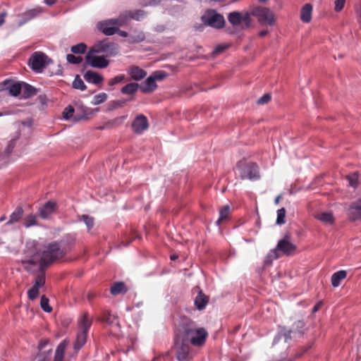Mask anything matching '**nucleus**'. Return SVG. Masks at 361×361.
<instances>
[{
	"instance_id": "nucleus-1",
	"label": "nucleus",
	"mask_w": 361,
	"mask_h": 361,
	"mask_svg": "<svg viewBox=\"0 0 361 361\" xmlns=\"http://www.w3.org/2000/svg\"><path fill=\"white\" fill-rule=\"evenodd\" d=\"M194 346H202L208 336L207 331L197 325L188 318H185L180 325L176 334Z\"/></svg>"
},
{
	"instance_id": "nucleus-2",
	"label": "nucleus",
	"mask_w": 361,
	"mask_h": 361,
	"mask_svg": "<svg viewBox=\"0 0 361 361\" xmlns=\"http://www.w3.org/2000/svg\"><path fill=\"white\" fill-rule=\"evenodd\" d=\"M144 16L142 11H127L122 13L118 18H111L97 23V28L106 35H112L116 33L119 27H121L131 19L140 20Z\"/></svg>"
},
{
	"instance_id": "nucleus-3",
	"label": "nucleus",
	"mask_w": 361,
	"mask_h": 361,
	"mask_svg": "<svg viewBox=\"0 0 361 361\" xmlns=\"http://www.w3.org/2000/svg\"><path fill=\"white\" fill-rule=\"evenodd\" d=\"M63 254V251L57 243H51L45 247L42 255H35L32 259L24 263L39 264V266L42 267L61 257Z\"/></svg>"
},
{
	"instance_id": "nucleus-4",
	"label": "nucleus",
	"mask_w": 361,
	"mask_h": 361,
	"mask_svg": "<svg viewBox=\"0 0 361 361\" xmlns=\"http://www.w3.org/2000/svg\"><path fill=\"white\" fill-rule=\"evenodd\" d=\"M173 350L178 361H190L194 355V353L190 348L188 342L176 334Z\"/></svg>"
},
{
	"instance_id": "nucleus-5",
	"label": "nucleus",
	"mask_w": 361,
	"mask_h": 361,
	"mask_svg": "<svg viewBox=\"0 0 361 361\" xmlns=\"http://www.w3.org/2000/svg\"><path fill=\"white\" fill-rule=\"evenodd\" d=\"M296 248V245L291 241L290 236L286 235L278 242L276 248L269 252V257L272 259H278L280 257L279 252L286 255H292L295 253Z\"/></svg>"
},
{
	"instance_id": "nucleus-6",
	"label": "nucleus",
	"mask_w": 361,
	"mask_h": 361,
	"mask_svg": "<svg viewBox=\"0 0 361 361\" xmlns=\"http://www.w3.org/2000/svg\"><path fill=\"white\" fill-rule=\"evenodd\" d=\"M251 13L257 18L262 25H273L276 21L275 14L269 8L258 6L255 8Z\"/></svg>"
},
{
	"instance_id": "nucleus-7",
	"label": "nucleus",
	"mask_w": 361,
	"mask_h": 361,
	"mask_svg": "<svg viewBox=\"0 0 361 361\" xmlns=\"http://www.w3.org/2000/svg\"><path fill=\"white\" fill-rule=\"evenodd\" d=\"M94 53L104 54L106 56H113L118 54V47L108 40L99 41L90 49Z\"/></svg>"
},
{
	"instance_id": "nucleus-8",
	"label": "nucleus",
	"mask_w": 361,
	"mask_h": 361,
	"mask_svg": "<svg viewBox=\"0 0 361 361\" xmlns=\"http://www.w3.org/2000/svg\"><path fill=\"white\" fill-rule=\"evenodd\" d=\"M50 62L51 60L48 56L41 51H36L32 54L29 60L31 68L37 73H41Z\"/></svg>"
},
{
	"instance_id": "nucleus-9",
	"label": "nucleus",
	"mask_w": 361,
	"mask_h": 361,
	"mask_svg": "<svg viewBox=\"0 0 361 361\" xmlns=\"http://www.w3.org/2000/svg\"><path fill=\"white\" fill-rule=\"evenodd\" d=\"M202 22L210 27L221 28L224 25V17L214 10H208L202 16Z\"/></svg>"
},
{
	"instance_id": "nucleus-10",
	"label": "nucleus",
	"mask_w": 361,
	"mask_h": 361,
	"mask_svg": "<svg viewBox=\"0 0 361 361\" xmlns=\"http://www.w3.org/2000/svg\"><path fill=\"white\" fill-rule=\"evenodd\" d=\"M345 212L350 221H361V197L350 202L345 208Z\"/></svg>"
},
{
	"instance_id": "nucleus-11",
	"label": "nucleus",
	"mask_w": 361,
	"mask_h": 361,
	"mask_svg": "<svg viewBox=\"0 0 361 361\" xmlns=\"http://www.w3.org/2000/svg\"><path fill=\"white\" fill-rule=\"evenodd\" d=\"M238 167L240 171V176L242 178L252 180L259 178L258 167L255 164H240Z\"/></svg>"
},
{
	"instance_id": "nucleus-12",
	"label": "nucleus",
	"mask_w": 361,
	"mask_h": 361,
	"mask_svg": "<svg viewBox=\"0 0 361 361\" xmlns=\"http://www.w3.org/2000/svg\"><path fill=\"white\" fill-rule=\"evenodd\" d=\"M97 53L90 50L85 56L87 63L93 68H104L107 67L109 64V61L104 56H97Z\"/></svg>"
},
{
	"instance_id": "nucleus-13",
	"label": "nucleus",
	"mask_w": 361,
	"mask_h": 361,
	"mask_svg": "<svg viewBox=\"0 0 361 361\" xmlns=\"http://www.w3.org/2000/svg\"><path fill=\"white\" fill-rule=\"evenodd\" d=\"M149 127L147 118L143 115L137 116L132 123V128L135 133L137 134L142 133Z\"/></svg>"
},
{
	"instance_id": "nucleus-14",
	"label": "nucleus",
	"mask_w": 361,
	"mask_h": 361,
	"mask_svg": "<svg viewBox=\"0 0 361 361\" xmlns=\"http://www.w3.org/2000/svg\"><path fill=\"white\" fill-rule=\"evenodd\" d=\"M4 89L1 90L2 94H5L6 92H8L11 96L16 97L21 93L22 83L6 82L4 84Z\"/></svg>"
},
{
	"instance_id": "nucleus-15",
	"label": "nucleus",
	"mask_w": 361,
	"mask_h": 361,
	"mask_svg": "<svg viewBox=\"0 0 361 361\" xmlns=\"http://www.w3.org/2000/svg\"><path fill=\"white\" fill-rule=\"evenodd\" d=\"M128 74L136 81L141 80L147 76V72L137 66H132L128 68Z\"/></svg>"
},
{
	"instance_id": "nucleus-16",
	"label": "nucleus",
	"mask_w": 361,
	"mask_h": 361,
	"mask_svg": "<svg viewBox=\"0 0 361 361\" xmlns=\"http://www.w3.org/2000/svg\"><path fill=\"white\" fill-rule=\"evenodd\" d=\"M84 79L89 83H92L96 85H100L104 81V77L94 71H87L84 73Z\"/></svg>"
},
{
	"instance_id": "nucleus-17",
	"label": "nucleus",
	"mask_w": 361,
	"mask_h": 361,
	"mask_svg": "<svg viewBox=\"0 0 361 361\" xmlns=\"http://www.w3.org/2000/svg\"><path fill=\"white\" fill-rule=\"evenodd\" d=\"M157 85L156 84V81L154 78V77L152 76V75L148 77L145 81H144L140 85V88L141 91L144 93H149L153 92L156 88Z\"/></svg>"
},
{
	"instance_id": "nucleus-18",
	"label": "nucleus",
	"mask_w": 361,
	"mask_h": 361,
	"mask_svg": "<svg viewBox=\"0 0 361 361\" xmlns=\"http://www.w3.org/2000/svg\"><path fill=\"white\" fill-rule=\"evenodd\" d=\"M312 10V6L310 4H305L302 7L300 13V18L303 23H308L311 21Z\"/></svg>"
},
{
	"instance_id": "nucleus-19",
	"label": "nucleus",
	"mask_w": 361,
	"mask_h": 361,
	"mask_svg": "<svg viewBox=\"0 0 361 361\" xmlns=\"http://www.w3.org/2000/svg\"><path fill=\"white\" fill-rule=\"evenodd\" d=\"M56 204L52 202H48L40 210V216L43 219L49 218L55 211Z\"/></svg>"
},
{
	"instance_id": "nucleus-20",
	"label": "nucleus",
	"mask_w": 361,
	"mask_h": 361,
	"mask_svg": "<svg viewBox=\"0 0 361 361\" xmlns=\"http://www.w3.org/2000/svg\"><path fill=\"white\" fill-rule=\"evenodd\" d=\"M347 276V272L344 270H340L335 272L331 276V285L334 287H338L340 286L342 280L345 279Z\"/></svg>"
},
{
	"instance_id": "nucleus-21",
	"label": "nucleus",
	"mask_w": 361,
	"mask_h": 361,
	"mask_svg": "<svg viewBox=\"0 0 361 361\" xmlns=\"http://www.w3.org/2000/svg\"><path fill=\"white\" fill-rule=\"evenodd\" d=\"M68 345L66 341H63L57 347L54 356V361H63L65 349Z\"/></svg>"
},
{
	"instance_id": "nucleus-22",
	"label": "nucleus",
	"mask_w": 361,
	"mask_h": 361,
	"mask_svg": "<svg viewBox=\"0 0 361 361\" xmlns=\"http://www.w3.org/2000/svg\"><path fill=\"white\" fill-rule=\"evenodd\" d=\"M140 85L137 83L130 82L123 87L121 92L123 94L132 95L137 91Z\"/></svg>"
},
{
	"instance_id": "nucleus-23",
	"label": "nucleus",
	"mask_w": 361,
	"mask_h": 361,
	"mask_svg": "<svg viewBox=\"0 0 361 361\" xmlns=\"http://www.w3.org/2000/svg\"><path fill=\"white\" fill-rule=\"evenodd\" d=\"M42 12V10L39 7H36V8L26 11L23 14V17L25 18L24 23L35 18L36 16H39Z\"/></svg>"
},
{
	"instance_id": "nucleus-24",
	"label": "nucleus",
	"mask_w": 361,
	"mask_h": 361,
	"mask_svg": "<svg viewBox=\"0 0 361 361\" xmlns=\"http://www.w3.org/2000/svg\"><path fill=\"white\" fill-rule=\"evenodd\" d=\"M316 219L324 224H333L334 218L331 212H321L316 215Z\"/></svg>"
},
{
	"instance_id": "nucleus-25",
	"label": "nucleus",
	"mask_w": 361,
	"mask_h": 361,
	"mask_svg": "<svg viewBox=\"0 0 361 361\" xmlns=\"http://www.w3.org/2000/svg\"><path fill=\"white\" fill-rule=\"evenodd\" d=\"M87 339V331H81L77 335L76 341L74 345V348L76 350H80L86 343Z\"/></svg>"
},
{
	"instance_id": "nucleus-26",
	"label": "nucleus",
	"mask_w": 361,
	"mask_h": 361,
	"mask_svg": "<svg viewBox=\"0 0 361 361\" xmlns=\"http://www.w3.org/2000/svg\"><path fill=\"white\" fill-rule=\"evenodd\" d=\"M207 302V297L203 295L201 292L199 293V294L197 295L195 300V305L196 307L200 310H203L205 307Z\"/></svg>"
},
{
	"instance_id": "nucleus-27",
	"label": "nucleus",
	"mask_w": 361,
	"mask_h": 361,
	"mask_svg": "<svg viewBox=\"0 0 361 361\" xmlns=\"http://www.w3.org/2000/svg\"><path fill=\"white\" fill-rule=\"evenodd\" d=\"M23 214V209L22 207H17L14 212L10 215V218L7 224H12L18 222L22 217Z\"/></svg>"
},
{
	"instance_id": "nucleus-28",
	"label": "nucleus",
	"mask_w": 361,
	"mask_h": 361,
	"mask_svg": "<svg viewBox=\"0 0 361 361\" xmlns=\"http://www.w3.org/2000/svg\"><path fill=\"white\" fill-rule=\"evenodd\" d=\"M21 93L23 97L27 98L36 94V90L32 86L23 82Z\"/></svg>"
},
{
	"instance_id": "nucleus-29",
	"label": "nucleus",
	"mask_w": 361,
	"mask_h": 361,
	"mask_svg": "<svg viewBox=\"0 0 361 361\" xmlns=\"http://www.w3.org/2000/svg\"><path fill=\"white\" fill-rule=\"evenodd\" d=\"M243 18V13L240 12H232L228 15V21L233 25H239L240 24V20Z\"/></svg>"
},
{
	"instance_id": "nucleus-30",
	"label": "nucleus",
	"mask_w": 361,
	"mask_h": 361,
	"mask_svg": "<svg viewBox=\"0 0 361 361\" xmlns=\"http://www.w3.org/2000/svg\"><path fill=\"white\" fill-rule=\"evenodd\" d=\"M108 95L105 92H100L94 95L91 101L92 105H99L105 102L107 100Z\"/></svg>"
},
{
	"instance_id": "nucleus-31",
	"label": "nucleus",
	"mask_w": 361,
	"mask_h": 361,
	"mask_svg": "<svg viewBox=\"0 0 361 361\" xmlns=\"http://www.w3.org/2000/svg\"><path fill=\"white\" fill-rule=\"evenodd\" d=\"M80 331H87L90 326V320L87 314H84L79 320Z\"/></svg>"
},
{
	"instance_id": "nucleus-32",
	"label": "nucleus",
	"mask_w": 361,
	"mask_h": 361,
	"mask_svg": "<svg viewBox=\"0 0 361 361\" xmlns=\"http://www.w3.org/2000/svg\"><path fill=\"white\" fill-rule=\"evenodd\" d=\"M125 291V285L122 282L115 283L111 288V293L112 295H118Z\"/></svg>"
},
{
	"instance_id": "nucleus-33",
	"label": "nucleus",
	"mask_w": 361,
	"mask_h": 361,
	"mask_svg": "<svg viewBox=\"0 0 361 361\" xmlns=\"http://www.w3.org/2000/svg\"><path fill=\"white\" fill-rule=\"evenodd\" d=\"M145 35L142 32L136 31L133 34L130 35L128 41L132 43L140 42L143 41Z\"/></svg>"
},
{
	"instance_id": "nucleus-34",
	"label": "nucleus",
	"mask_w": 361,
	"mask_h": 361,
	"mask_svg": "<svg viewBox=\"0 0 361 361\" xmlns=\"http://www.w3.org/2000/svg\"><path fill=\"white\" fill-rule=\"evenodd\" d=\"M229 212H230V207H229L228 205L224 206L220 210V212H219V219L216 221V224L218 225H219L221 221H223L224 220H226L228 217Z\"/></svg>"
},
{
	"instance_id": "nucleus-35",
	"label": "nucleus",
	"mask_w": 361,
	"mask_h": 361,
	"mask_svg": "<svg viewBox=\"0 0 361 361\" xmlns=\"http://www.w3.org/2000/svg\"><path fill=\"white\" fill-rule=\"evenodd\" d=\"M73 87L83 91L87 87L81 78L77 75L73 82Z\"/></svg>"
},
{
	"instance_id": "nucleus-36",
	"label": "nucleus",
	"mask_w": 361,
	"mask_h": 361,
	"mask_svg": "<svg viewBox=\"0 0 361 361\" xmlns=\"http://www.w3.org/2000/svg\"><path fill=\"white\" fill-rule=\"evenodd\" d=\"M71 49L74 54H83L87 49V46L85 43H80L73 46Z\"/></svg>"
},
{
	"instance_id": "nucleus-37",
	"label": "nucleus",
	"mask_w": 361,
	"mask_h": 361,
	"mask_svg": "<svg viewBox=\"0 0 361 361\" xmlns=\"http://www.w3.org/2000/svg\"><path fill=\"white\" fill-rule=\"evenodd\" d=\"M126 79V75L124 74H120L114 78L110 79L108 82L109 86H114L116 84L123 82Z\"/></svg>"
},
{
	"instance_id": "nucleus-38",
	"label": "nucleus",
	"mask_w": 361,
	"mask_h": 361,
	"mask_svg": "<svg viewBox=\"0 0 361 361\" xmlns=\"http://www.w3.org/2000/svg\"><path fill=\"white\" fill-rule=\"evenodd\" d=\"M286 210L284 208H281L277 211L276 224L279 225L283 224L285 223Z\"/></svg>"
},
{
	"instance_id": "nucleus-39",
	"label": "nucleus",
	"mask_w": 361,
	"mask_h": 361,
	"mask_svg": "<svg viewBox=\"0 0 361 361\" xmlns=\"http://www.w3.org/2000/svg\"><path fill=\"white\" fill-rule=\"evenodd\" d=\"M250 14L248 13H243V18L240 20V24H243V27H249L251 25Z\"/></svg>"
},
{
	"instance_id": "nucleus-40",
	"label": "nucleus",
	"mask_w": 361,
	"mask_h": 361,
	"mask_svg": "<svg viewBox=\"0 0 361 361\" xmlns=\"http://www.w3.org/2000/svg\"><path fill=\"white\" fill-rule=\"evenodd\" d=\"M36 216L35 215H33V214H30L29 216H27L25 219V226L28 228V227H30L32 226H35L37 224V220H36Z\"/></svg>"
},
{
	"instance_id": "nucleus-41",
	"label": "nucleus",
	"mask_w": 361,
	"mask_h": 361,
	"mask_svg": "<svg viewBox=\"0 0 361 361\" xmlns=\"http://www.w3.org/2000/svg\"><path fill=\"white\" fill-rule=\"evenodd\" d=\"M48 345H49V341H42L39 343L40 353H39V356L37 357V361H46L47 356L43 355L42 350L44 348H45L46 346Z\"/></svg>"
},
{
	"instance_id": "nucleus-42",
	"label": "nucleus",
	"mask_w": 361,
	"mask_h": 361,
	"mask_svg": "<svg viewBox=\"0 0 361 361\" xmlns=\"http://www.w3.org/2000/svg\"><path fill=\"white\" fill-rule=\"evenodd\" d=\"M126 116H120V117H117V118H115L114 119L111 120V121H109L106 125L107 126H119L121 124H122L123 123V121H125Z\"/></svg>"
},
{
	"instance_id": "nucleus-43",
	"label": "nucleus",
	"mask_w": 361,
	"mask_h": 361,
	"mask_svg": "<svg viewBox=\"0 0 361 361\" xmlns=\"http://www.w3.org/2000/svg\"><path fill=\"white\" fill-rule=\"evenodd\" d=\"M40 305L42 310L46 312H50L52 310L51 307L49 305V300L44 296L41 298Z\"/></svg>"
},
{
	"instance_id": "nucleus-44",
	"label": "nucleus",
	"mask_w": 361,
	"mask_h": 361,
	"mask_svg": "<svg viewBox=\"0 0 361 361\" xmlns=\"http://www.w3.org/2000/svg\"><path fill=\"white\" fill-rule=\"evenodd\" d=\"M66 59L68 63L72 64H79L82 61V58L81 56H76L73 54H68Z\"/></svg>"
},
{
	"instance_id": "nucleus-45",
	"label": "nucleus",
	"mask_w": 361,
	"mask_h": 361,
	"mask_svg": "<svg viewBox=\"0 0 361 361\" xmlns=\"http://www.w3.org/2000/svg\"><path fill=\"white\" fill-rule=\"evenodd\" d=\"M74 113V109L72 106H69L66 107L63 112V117L66 120H68L72 118Z\"/></svg>"
},
{
	"instance_id": "nucleus-46",
	"label": "nucleus",
	"mask_w": 361,
	"mask_h": 361,
	"mask_svg": "<svg viewBox=\"0 0 361 361\" xmlns=\"http://www.w3.org/2000/svg\"><path fill=\"white\" fill-rule=\"evenodd\" d=\"M346 0H335L334 1V11L336 12L341 11L345 4Z\"/></svg>"
},
{
	"instance_id": "nucleus-47",
	"label": "nucleus",
	"mask_w": 361,
	"mask_h": 361,
	"mask_svg": "<svg viewBox=\"0 0 361 361\" xmlns=\"http://www.w3.org/2000/svg\"><path fill=\"white\" fill-rule=\"evenodd\" d=\"M357 179L358 176L356 173H353L348 176L349 184L353 188H355L357 185Z\"/></svg>"
},
{
	"instance_id": "nucleus-48",
	"label": "nucleus",
	"mask_w": 361,
	"mask_h": 361,
	"mask_svg": "<svg viewBox=\"0 0 361 361\" xmlns=\"http://www.w3.org/2000/svg\"><path fill=\"white\" fill-rule=\"evenodd\" d=\"M39 293V289L32 286L27 292L28 297L30 300L35 299Z\"/></svg>"
},
{
	"instance_id": "nucleus-49",
	"label": "nucleus",
	"mask_w": 361,
	"mask_h": 361,
	"mask_svg": "<svg viewBox=\"0 0 361 361\" xmlns=\"http://www.w3.org/2000/svg\"><path fill=\"white\" fill-rule=\"evenodd\" d=\"M281 339H283L284 342L287 343L288 340L290 339L289 334H283V335L279 334L278 336L275 338L274 340V344H276L279 343Z\"/></svg>"
},
{
	"instance_id": "nucleus-50",
	"label": "nucleus",
	"mask_w": 361,
	"mask_h": 361,
	"mask_svg": "<svg viewBox=\"0 0 361 361\" xmlns=\"http://www.w3.org/2000/svg\"><path fill=\"white\" fill-rule=\"evenodd\" d=\"M44 283H45L44 276H39L37 277L33 286L39 289L40 287L44 286Z\"/></svg>"
},
{
	"instance_id": "nucleus-51",
	"label": "nucleus",
	"mask_w": 361,
	"mask_h": 361,
	"mask_svg": "<svg viewBox=\"0 0 361 361\" xmlns=\"http://www.w3.org/2000/svg\"><path fill=\"white\" fill-rule=\"evenodd\" d=\"M82 219L88 228H90L93 226V224H94L93 218L90 217L88 216L83 215Z\"/></svg>"
},
{
	"instance_id": "nucleus-52",
	"label": "nucleus",
	"mask_w": 361,
	"mask_h": 361,
	"mask_svg": "<svg viewBox=\"0 0 361 361\" xmlns=\"http://www.w3.org/2000/svg\"><path fill=\"white\" fill-rule=\"evenodd\" d=\"M228 45L220 44L216 47L213 51V55H218L228 48Z\"/></svg>"
},
{
	"instance_id": "nucleus-53",
	"label": "nucleus",
	"mask_w": 361,
	"mask_h": 361,
	"mask_svg": "<svg viewBox=\"0 0 361 361\" xmlns=\"http://www.w3.org/2000/svg\"><path fill=\"white\" fill-rule=\"evenodd\" d=\"M270 100H271V95L269 94H266L263 95L261 98H259L257 102L259 104H264L269 102Z\"/></svg>"
},
{
	"instance_id": "nucleus-54",
	"label": "nucleus",
	"mask_w": 361,
	"mask_h": 361,
	"mask_svg": "<svg viewBox=\"0 0 361 361\" xmlns=\"http://www.w3.org/2000/svg\"><path fill=\"white\" fill-rule=\"evenodd\" d=\"M152 76L154 77L156 81L157 80H162L166 76V74L164 72H155Z\"/></svg>"
},
{
	"instance_id": "nucleus-55",
	"label": "nucleus",
	"mask_w": 361,
	"mask_h": 361,
	"mask_svg": "<svg viewBox=\"0 0 361 361\" xmlns=\"http://www.w3.org/2000/svg\"><path fill=\"white\" fill-rule=\"evenodd\" d=\"M14 145H15V140H11L9 142V143L8 144V146L6 149V154H10L12 152V150L14 147Z\"/></svg>"
},
{
	"instance_id": "nucleus-56",
	"label": "nucleus",
	"mask_w": 361,
	"mask_h": 361,
	"mask_svg": "<svg viewBox=\"0 0 361 361\" xmlns=\"http://www.w3.org/2000/svg\"><path fill=\"white\" fill-rule=\"evenodd\" d=\"M322 305V302L321 301H320V302H317V303L314 306V307H313V309H312V312H313V313L317 312L319 310V308L321 307Z\"/></svg>"
},
{
	"instance_id": "nucleus-57",
	"label": "nucleus",
	"mask_w": 361,
	"mask_h": 361,
	"mask_svg": "<svg viewBox=\"0 0 361 361\" xmlns=\"http://www.w3.org/2000/svg\"><path fill=\"white\" fill-rule=\"evenodd\" d=\"M274 259H272L271 257H269V253L267 255L265 260H264V264L266 265H269L271 264L272 261H273Z\"/></svg>"
},
{
	"instance_id": "nucleus-58",
	"label": "nucleus",
	"mask_w": 361,
	"mask_h": 361,
	"mask_svg": "<svg viewBox=\"0 0 361 361\" xmlns=\"http://www.w3.org/2000/svg\"><path fill=\"white\" fill-rule=\"evenodd\" d=\"M6 17V13H0V26L4 23Z\"/></svg>"
},
{
	"instance_id": "nucleus-59",
	"label": "nucleus",
	"mask_w": 361,
	"mask_h": 361,
	"mask_svg": "<svg viewBox=\"0 0 361 361\" xmlns=\"http://www.w3.org/2000/svg\"><path fill=\"white\" fill-rule=\"evenodd\" d=\"M118 33V35L121 37H128V33L126 32V31H122V30H119L118 29L117 32Z\"/></svg>"
},
{
	"instance_id": "nucleus-60",
	"label": "nucleus",
	"mask_w": 361,
	"mask_h": 361,
	"mask_svg": "<svg viewBox=\"0 0 361 361\" xmlns=\"http://www.w3.org/2000/svg\"><path fill=\"white\" fill-rule=\"evenodd\" d=\"M103 320L106 323H111L113 321L111 319L110 317H104Z\"/></svg>"
},
{
	"instance_id": "nucleus-61",
	"label": "nucleus",
	"mask_w": 361,
	"mask_h": 361,
	"mask_svg": "<svg viewBox=\"0 0 361 361\" xmlns=\"http://www.w3.org/2000/svg\"><path fill=\"white\" fill-rule=\"evenodd\" d=\"M268 33V31L267 30H262L261 32H259V35L260 37H264L265 35H267Z\"/></svg>"
},
{
	"instance_id": "nucleus-62",
	"label": "nucleus",
	"mask_w": 361,
	"mask_h": 361,
	"mask_svg": "<svg viewBox=\"0 0 361 361\" xmlns=\"http://www.w3.org/2000/svg\"><path fill=\"white\" fill-rule=\"evenodd\" d=\"M56 0H44V2L48 5H52L55 3Z\"/></svg>"
},
{
	"instance_id": "nucleus-63",
	"label": "nucleus",
	"mask_w": 361,
	"mask_h": 361,
	"mask_svg": "<svg viewBox=\"0 0 361 361\" xmlns=\"http://www.w3.org/2000/svg\"><path fill=\"white\" fill-rule=\"evenodd\" d=\"M21 126H22L23 128L25 127V126H27V128H30V126H31V123H29L27 124L26 122H22Z\"/></svg>"
},
{
	"instance_id": "nucleus-64",
	"label": "nucleus",
	"mask_w": 361,
	"mask_h": 361,
	"mask_svg": "<svg viewBox=\"0 0 361 361\" xmlns=\"http://www.w3.org/2000/svg\"><path fill=\"white\" fill-rule=\"evenodd\" d=\"M177 258H178V257L176 255H173L171 256V260H175Z\"/></svg>"
}]
</instances>
